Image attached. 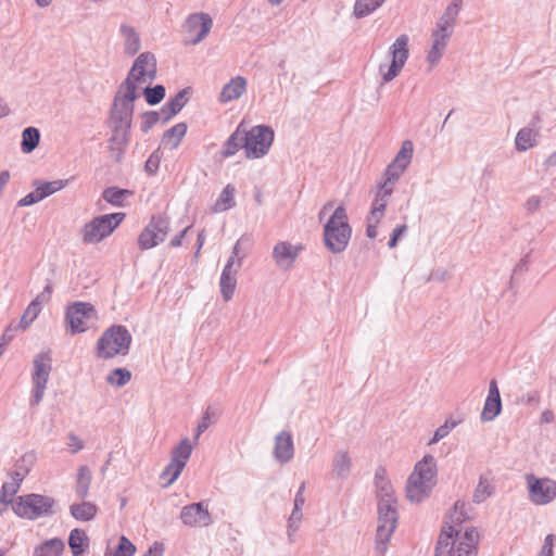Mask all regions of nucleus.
Listing matches in <instances>:
<instances>
[{
  "label": "nucleus",
  "mask_w": 556,
  "mask_h": 556,
  "mask_svg": "<svg viewBox=\"0 0 556 556\" xmlns=\"http://www.w3.org/2000/svg\"><path fill=\"white\" fill-rule=\"evenodd\" d=\"M50 352H40L34 357V371L31 375L33 391L30 405L37 406L43 399L51 371Z\"/></svg>",
  "instance_id": "9d476101"
},
{
  "label": "nucleus",
  "mask_w": 556,
  "mask_h": 556,
  "mask_svg": "<svg viewBox=\"0 0 556 556\" xmlns=\"http://www.w3.org/2000/svg\"><path fill=\"white\" fill-rule=\"evenodd\" d=\"M493 488L489 483L488 479L481 476L472 495L473 503L480 504L484 502L489 496H491Z\"/></svg>",
  "instance_id": "de8ad7c7"
},
{
  "label": "nucleus",
  "mask_w": 556,
  "mask_h": 556,
  "mask_svg": "<svg viewBox=\"0 0 556 556\" xmlns=\"http://www.w3.org/2000/svg\"><path fill=\"white\" fill-rule=\"evenodd\" d=\"M169 231V219L163 215H153L138 237L140 250H149L163 242Z\"/></svg>",
  "instance_id": "ddd939ff"
},
{
  "label": "nucleus",
  "mask_w": 556,
  "mask_h": 556,
  "mask_svg": "<svg viewBox=\"0 0 556 556\" xmlns=\"http://www.w3.org/2000/svg\"><path fill=\"white\" fill-rule=\"evenodd\" d=\"M553 541L554 535L548 534L545 536L544 544L540 556H553Z\"/></svg>",
  "instance_id": "69168bd1"
},
{
  "label": "nucleus",
  "mask_w": 556,
  "mask_h": 556,
  "mask_svg": "<svg viewBox=\"0 0 556 556\" xmlns=\"http://www.w3.org/2000/svg\"><path fill=\"white\" fill-rule=\"evenodd\" d=\"M502 412V400L497 382L495 379L490 381L489 393L481 413L482 421H491Z\"/></svg>",
  "instance_id": "5701e85b"
},
{
  "label": "nucleus",
  "mask_w": 556,
  "mask_h": 556,
  "mask_svg": "<svg viewBox=\"0 0 556 556\" xmlns=\"http://www.w3.org/2000/svg\"><path fill=\"white\" fill-rule=\"evenodd\" d=\"M247 90V79L242 76L231 78L222 89L219 101L227 103L239 99Z\"/></svg>",
  "instance_id": "393cba45"
},
{
  "label": "nucleus",
  "mask_w": 556,
  "mask_h": 556,
  "mask_svg": "<svg viewBox=\"0 0 556 556\" xmlns=\"http://www.w3.org/2000/svg\"><path fill=\"white\" fill-rule=\"evenodd\" d=\"M18 328L17 326L16 327H13L12 325H10L3 332V334L1 336V341H0V345H2L4 349L5 346L13 340V331Z\"/></svg>",
  "instance_id": "338daca9"
},
{
  "label": "nucleus",
  "mask_w": 556,
  "mask_h": 556,
  "mask_svg": "<svg viewBox=\"0 0 556 556\" xmlns=\"http://www.w3.org/2000/svg\"><path fill=\"white\" fill-rule=\"evenodd\" d=\"M96 318V309L92 304L87 302H74L65 311V323L71 334L85 332L89 326L88 323Z\"/></svg>",
  "instance_id": "2eb2a0df"
},
{
  "label": "nucleus",
  "mask_w": 556,
  "mask_h": 556,
  "mask_svg": "<svg viewBox=\"0 0 556 556\" xmlns=\"http://www.w3.org/2000/svg\"><path fill=\"white\" fill-rule=\"evenodd\" d=\"M131 379V372L126 368H115L106 377V382L118 388L124 387Z\"/></svg>",
  "instance_id": "49530a36"
},
{
  "label": "nucleus",
  "mask_w": 556,
  "mask_h": 556,
  "mask_svg": "<svg viewBox=\"0 0 556 556\" xmlns=\"http://www.w3.org/2000/svg\"><path fill=\"white\" fill-rule=\"evenodd\" d=\"M466 504L457 501L454 504V513L450 516L451 523L445 522L440 533L434 556H450L454 536H458L460 529L458 527L468 519L465 511Z\"/></svg>",
  "instance_id": "1a4fd4ad"
},
{
  "label": "nucleus",
  "mask_w": 556,
  "mask_h": 556,
  "mask_svg": "<svg viewBox=\"0 0 556 556\" xmlns=\"http://www.w3.org/2000/svg\"><path fill=\"white\" fill-rule=\"evenodd\" d=\"M119 33L124 38V52L128 55L138 53L141 47L139 34L132 26L122 24Z\"/></svg>",
  "instance_id": "cd10ccee"
},
{
  "label": "nucleus",
  "mask_w": 556,
  "mask_h": 556,
  "mask_svg": "<svg viewBox=\"0 0 556 556\" xmlns=\"http://www.w3.org/2000/svg\"><path fill=\"white\" fill-rule=\"evenodd\" d=\"M462 5L463 0H452V2L446 7L445 11L435 23V25L446 27L447 29L454 31L456 18L459 14Z\"/></svg>",
  "instance_id": "7c9ffc66"
},
{
  "label": "nucleus",
  "mask_w": 556,
  "mask_h": 556,
  "mask_svg": "<svg viewBox=\"0 0 556 556\" xmlns=\"http://www.w3.org/2000/svg\"><path fill=\"white\" fill-rule=\"evenodd\" d=\"M211 407H207L197 427L195 440L211 426Z\"/></svg>",
  "instance_id": "4d7b16f0"
},
{
  "label": "nucleus",
  "mask_w": 556,
  "mask_h": 556,
  "mask_svg": "<svg viewBox=\"0 0 556 556\" xmlns=\"http://www.w3.org/2000/svg\"><path fill=\"white\" fill-rule=\"evenodd\" d=\"M97 506L90 502H81L79 504H73L70 507L71 515L79 521H90L97 515Z\"/></svg>",
  "instance_id": "f704fd0d"
},
{
  "label": "nucleus",
  "mask_w": 556,
  "mask_h": 556,
  "mask_svg": "<svg viewBox=\"0 0 556 556\" xmlns=\"http://www.w3.org/2000/svg\"><path fill=\"white\" fill-rule=\"evenodd\" d=\"M540 207H541V198L538 195L530 197L525 203V208L527 210V212L529 214H533V213L538 212L540 210Z\"/></svg>",
  "instance_id": "680f3d73"
},
{
  "label": "nucleus",
  "mask_w": 556,
  "mask_h": 556,
  "mask_svg": "<svg viewBox=\"0 0 556 556\" xmlns=\"http://www.w3.org/2000/svg\"><path fill=\"white\" fill-rule=\"evenodd\" d=\"M243 125L240 124L224 143V148L222 151L223 157L228 159L235 155L241 148H243Z\"/></svg>",
  "instance_id": "c756f323"
},
{
  "label": "nucleus",
  "mask_w": 556,
  "mask_h": 556,
  "mask_svg": "<svg viewBox=\"0 0 556 556\" xmlns=\"http://www.w3.org/2000/svg\"><path fill=\"white\" fill-rule=\"evenodd\" d=\"M164 545L163 543L154 542L152 546L142 556H163Z\"/></svg>",
  "instance_id": "774afa93"
},
{
  "label": "nucleus",
  "mask_w": 556,
  "mask_h": 556,
  "mask_svg": "<svg viewBox=\"0 0 556 556\" xmlns=\"http://www.w3.org/2000/svg\"><path fill=\"white\" fill-rule=\"evenodd\" d=\"M237 269L235 271L223 270L219 280L220 293L224 301L228 302L232 299L237 286Z\"/></svg>",
  "instance_id": "c9c22d12"
},
{
  "label": "nucleus",
  "mask_w": 556,
  "mask_h": 556,
  "mask_svg": "<svg viewBox=\"0 0 556 556\" xmlns=\"http://www.w3.org/2000/svg\"><path fill=\"white\" fill-rule=\"evenodd\" d=\"M191 452L192 445L188 438L182 439L179 444L173 448L172 459L161 475L162 478L168 477V484L178 479L190 458Z\"/></svg>",
  "instance_id": "f3484780"
},
{
  "label": "nucleus",
  "mask_w": 556,
  "mask_h": 556,
  "mask_svg": "<svg viewBox=\"0 0 556 556\" xmlns=\"http://www.w3.org/2000/svg\"><path fill=\"white\" fill-rule=\"evenodd\" d=\"M437 484V462L432 455H425L410 473L406 483V497L420 503L429 497Z\"/></svg>",
  "instance_id": "f03ea898"
},
{
  "label": "nucleus",
  "mask_w": 556,
  "mask_h": 556,
  "mask_svg": "<svg viewBox=\"0 0 556 556\" xmlns=\"http://www.w3.org/2000/svg\"><path fill=\"white\" fill-rule=\"evenodd\" d=\"M40 131L38 128L29 126L22 132L21 150L23 153H31L39 144Z\"/></svg>",
  "instance_id": "e433bc0d"
},
{
  "label": "nucleus",
  "mask_w": 556,
  "mask_h": 556,
  "mask_svg": "<svg viewBox=\"0 0 556 556\" xmlns=\"http://www.w3.org/2000/svg\"><path fill=\"white\" fill-rule=\"evenodd\" d=\"M535 136L533 129L531 128H521L515 138L516 149L518 151H527L532 148L535 143Z\"/></svg>",
  "instance_id": "37998d69"
},
{
  "label": "nucleus",
  "mask_w": 556,
  "mask_h": 556,
  "mask_svg": "<svg viewBox=\"0 0 556 556\" xmlns=\"http://www.w3.org/2000/svg\"><path fill=\"white\" fill-rule=\"evenodd\" d=\"M64 548V542L59 538H53L35 547L33 556H61Z\"/></svg>",
  "instance_id": "473e14b6"
},
{
  "label": "nucleus",
  "mask_w": 556,
  "mask_h": 556,
  "mask_svg": "<svg viewBox=\"0 0 556 556\" xmlns=\"http://www.w3.org/2000/svg\"><path fill=\"white\" fill-rule=\"evenodd\" d=\"M55 500L53 497L30 493L17 497L12 504L13 511L21 518L36 520L41 517L53 515Z\"/></svg>",
  "instance_id": "39448f33"
},
{
  "label": "nucleus",
  "mask_w": 556,
  "mask_h": 556,
  "mask_svg": "<svg viewBox=\"0 0 556 556\" xmlns=\"http://www.w3.org/2000/svg\"><path fill=\"white\" fill-rule=\"evenodd\" d=\"M125 213H111L99 215L85 224L81 229V239L84 243L96 244L110 236L115 228L124 220Z\"/></svg>",
  "instance_id": "0eeeda50"
},
{
  "label": "nucleus",
  "mask_w": 556,
  "mask_h": 556,
  "mask_svg": "<svg viewBox=\"0 0 556 556\" xmlns=\"http://www.w3.org/2000/svg\"><path fill=\"white\" fill-rule=\"evenodd\" d=\"M301 520H302L301 508L293 507V510L289 518V525H288L289 535H291L293 532H295L298 530V525H295V523H299Z\"/></svg>",
  "instance_id": "13d9d810"
},
{
  "label": "nucleus",
  "mask_w": 556,
  "mask_h": 556,
  "mask_svg": "<svg viewBox=\"0 0 556 556\" xmlns=\"http://www.w3.org/2000/svg\"><path fill=\"white\" fill-rule=\"evenodd\" d=\"M213 26V20L207 13L199 12L190 14L185 24L187 45L200 43L210 33Z\"/></svg>",
  "instance_id": "dca6fc26"
},
{
  "label": "nucleus",
  "mask_w": 556,
  "mask_h": 556,
  "mask_svg": "<svg viewBox=\"0 0 556 556\" xmlns=\"http://www.w3.org/2000/svg\"><path fill=\"white\" fill-rule=\"evenodd\" d=\"M352 228L345 208L338 206L324 227V242L332 253L343 252L351 239Z\"/></svg>",
  "instance_id": "7ed1b4c3"
},
{
  "label": "nucleus",
  "mask_w": 556,
  "mask_h": 556,
  "mask_svg": "<svg viewBox=\"0 0 556 556\" xmlns=\"http://www.w3.org/2000/svg\"><path fill=\"white\" fill-rule=\"evenodd\" d=\"M132 192L128 189L118 187H108L102 192V198L110 204L121 207L124 206L126 198L130 197Z\"/></svg>",
  "instance_id": "4c0bfd02"
},
{
  "label": "nucleus",
  "mask_w": 556,
  "mask_h": 556,
  "mask_svg": "<svg viewBox=\"0 0 556 556\" xmlns=\"http://www.w3.org/2000/svg\"><path fill=\"white\" fill-rule=\"evenodd\" d=\"M68 545L73 556H81L89 546V538L80 529H73L70 532Z\"/></svg>",
  "instance_id": "2f4dec72"
},
{
  "label": "nucleus",
  "mask_w": 556,
  "mask_h": 556,
  "mask_svg": "<svg viewBox=\"0 0 556 556\" xmlns=\"http://www.w3.org/2000/svg\"><path fill=\"white\" fill-rule=\"evenodd\" d=\"M132 338L125 326L114 325L106 329L97 342V356L109 359L116 355H127Z\"/></svg>",
  "instance_id": "20e7f679"
},
{
  "label": "nucleus",
  "mask_w": 556,
  "mask_h": 556,
  "mask_svg": "<svg viewBox=\"0 0 556 556\" xmlns=\"http://www.w3.org/2000/svg\"><path fill=\"white\" fill-rule=\"evenodd\" d=\"M135 552L136 546L126 536L122 535L113 556H134Z\"/></svg>",
  "instance_id": "3c124183"
},
{
  "label": "nucleus",
  "mask_w": 556,
  "mask_h": 556,
  "mask_svg": "<svg viewBox=\"0 0 556 556\" xmlns=\"http://www.w3.org/2000/svg\"><path fill=\"white\" fill-rule=\"evenodd\" d=\"M68 180L58 179L53 181H43V180H35L33 186L38 188L42 199L55 193L59 190H62Z\"/></svg>",
  "instance_id": "ea45409f"
},
{
  "label": "nucleus",
  "mask_w": 556,
  "mask_h": 556,
  "mask_svg": "<svg viewBox=\"0 0 556 556\" xmlns=\"http://www.w3.org/2000/svg\"><path fill=\"white\" fill-rule=\"evenodd\" d=\"M186 132L187 125L185 123H178L163 134L161 143L164 147H168L170 150H175L178 148Z\"/></svg>",
  "instance_id": "c85d7f7f"
},
{
  "label": "nucleus",
  "mask_w": 556,
  "mask_h": 556,
  "mask_svg": "<svg viewBox=\"0 0 556 556\" xmlns=\"http://www.w3.org/2000/svg\"><path fill=\"white\" fill-rule=\"evenodd\" d=\"M386 0H356L354 4V15L357 18L368 16L378 8H380Z\"/></svg>",
  "instance_id": "a19ab883"
},
{
  "label": "nucleus",
  "mask_w": 556,
  "mask_h": 556,
  "mask_svg": "<svg viewBox=\"0 0 556 556\" xmlns=\"http://www.w3.org/2000/svg\"><path fill=\"white\" fill-rule=\"evenodd\" d=\"M91 478V471L87 466L84 465L78 468L75 485V493L78 498L85 500L88 496Z\"/></svg>",
  "instance_id": "72a5a7b5"
},
{
  "label": "nucleus",
  "mask_w": 556,
  "mask_h": 556,
  "mask_svg": "<svg viewBox=\"0 0 556 556\" xmlns=\"http://www.w3.org/2000/svg\"><path fill=\"white\" fill-rule=\"evenodd\" d=\"M293 456L294 445L292 435L288 431H281L275 438L274 457L280 464H287Z\"/></svg>",
  "instance_id": "b1692460"
},
{
  "label": "nucleus",
  "mask_w": 556,
  "mask_h": 556,
  "mask_svg": "<svg viewBox=\"0 0 556 556\" xmlns=\"http://www.w3.org/2000/svg\"><path fill=\"white\" fill-rule=\"evenodd\" d=\"M352 466L349 454L344 451H339L333 457V472L339 478H346L350 473Z\"/></svg>",
  "instance_id": "58836bf2"
},
{
  "label": "nucleus",
  "mask_w": 556,
  "mask_h": 556,
  "mask_svg": "<svg viewBox=\"0 0 556 556\" xmlns=\"http://www.w3.org/2000/svg\"><path fill=\"white\" fill-rule=\"evenodd\" d=\"M20 484L14 483H4L1 488L0 496H3V500H9L8 496H13L17 490Z\"/></svg>",
  "instance_id": "0e129e2a"
},
{
  "label": "nucleus",
  "mask_w": 556,
  "mask_h": 556,
  "mask_svg": "<svg viewBox=\"0 0 556 556\" xmlns=\"http://www.w3.org/2000/svg\"><path fill=\"white\" fill-rule=\"evenodd\" d=\"M452 35L453 31L446 27L435 25L433 28L431 33L432 46L427 55V61L431 66H435L440 62Z\"/></svg>",
  "instance_id": "412c9836"
},
{
  "label": "nucleus",
  "mask_w": 556,
  "mask_h": 556,
  "mask_svg": "<svg viewBox=\"0 0 556 556\" xmlns=\"http://www.w3.org/2000/svg\"><path fill=\"white\" fill-rule=\"evenodd\" d=\"M378 187L379 190L376 193V197L371 203V210L368 214L370 215V219L375 222H380L383 217L389 199L393 192L392 188H388L382 185H378Z\"/></svg>",
  "instance_id": "a878e982"
},
{
  "label": "nucleus",
  "mask_w": 556,
  "mask_h": 556,
  "mask_svg": "<svg viewBox=\"0 0 556 556\" xmlns=\"http://www.w3.org/2000/svg\"><path fill=\"white\" fill-rule=\"evenodd\" d=\"M235 188L230 185H227L223 191L219 194V198L217 199L214 210L215 212H223L235 206Z\"/></svg>",
  "instance_id": "c03bdc74"
},
{
  "label": "nucleus",
  "mask_w": 556,
  "mask_h": 556,
  "mask_svg": "<svg viewBox=\"0 0 556 556\" xmlns=\"http://www.w3.org/2000/svg\"><path fill=\"white\" fill-rule=\"evenodd\" d=\"M274 130L266 125H256L250 130L243 128V149L248 159H260L266 155L274 141Z\"/></svg>",
  "instance_id": "6e6552de"
},
{
  "label": "nucleus",
  "mask_w": 556,
  "mask_h": 556,
  "mask_svg": "<svg viewBox=\"0 0 556 556\" xmlns=\"http://www.w3.org/2000/svg\"><path fill=\"white\" fill-rule=\"evenodd\" d=\"M302 249V245H293L288 241H280L273 249V260L280 269L288 270L295 263Z\"/></svg>",
  "instance_id": "4be33fe9"
},
{
  "label": "nucleus",
  "mask_w": 556,
  "mask_h": 556,
  "mask_svg": "<svg viewBox=\"0 0 556 556\" xmlns=\"http://www.w3.org/2000/svg\"><path fill=\"white\" fill-rule=\"evenodd\" d=\"M478 532L475 528H468L458 536H454L450 556H476L478 544Z\"/></svg>",
  "instance_id": "aec40b11"
},
{
  "label": "nucleus",
  "mask_w": 556,
  "mask_h": 556,
  "mask_svg": "<svg viewBox=\"0 0 556 556\" xmlns=\"http://www.w3.org/2000/svg\"><path fill=\"white\" fill-rule=\"evenodd\" d=\"M180 519L184 525L190 527H206L212 522L207 505H204L203 502L192 503L182 507Z\"/></svg>",
  "instance_id": "6ab92c4d"
},
{
  "label": "nucleus",
  "mask_w": 556,
  "mask_h": 556,
  "mask_svg": "<svg viewBox=\"0 0 556 556\" xmlns=\"http://www.w3.org/2000/svg\"><path fill=\"white\" fill-rule=\"evenodd\" d=\"M406 229H407L406 225H400V226H397L396 228L393 229V231L391 233V237H390V240L388 242V247L390 249H393V248L396 247V244L399 242V239L401 238L403 232L406 231Z\"/></svg>",
  "instance_id": "052dcab7"
},
{
  "label": "nucleus",
  "mask_w": 556,
  "mask_h": 556,
  "mask_svg": "<svg viewBox=\"0 0 556 556\" xmlns=\"http://www.w3.org/2000/svg\"><path fill=\"white\" fill-rule=\"evenodd\" d=\"M166 94V89L163 85H155L153 87H146L143 89V97L149 105H156L163 101Z\"/></svg>",
  "instance_id": "a18cd8bd"
},
{
  "label": "nucleus",
  "mask_w": 556,
  "mask_h": 556,
  "mask_svg": "<svg viewBox=\"0 0 556 556\" xmlns=\"http://www.w3.org/2000/svg\"><path fill=\"white\" fill-rule=\"evenodd\" d=\"M529 498L536 505H546L556 497V482L548 478H535L529 476Z\"/></svg>",
  "instance_id": "a211bd4d"
},
{
  "label": "nucleus",
  "mask_w": 556,
  "mask_h": 556,
  "mask_svg": "<svg viewBox=\"0 0 556 556\" xmlns=\"http://www.w3.org/2000/svg\"><path fill=\"white\" fill-rule=\"evenodd\" d=\"M53 292L52 283L49 281L43 290L31 301V303H37L38 307L42 308V304L48 303L51 300V295Z\"/></svg>",
  "instance_id": "6e6d98bb"
},
{
  "label": "nucleus",
  "mask_w": 556,
  "mask_h": 556,
  "mask_svg": "<svg viewBox=\"0 0 556 556\" xmlns=\"http://www.w3.org/2000/svg\"><path fill=\"white\" fill-rule=\"evenodd\" d=\"M156 58L152 52L140 53L132 63L125 80L121 84L122 89H132L142 84H151L156 79Z\"/></svg>",
  "instance_id": "423d86ee"
},
{
  "label": "nucleus",
  "mask_w": 556,
  "mask_h": 556,
  "mask_svg": "<svg viewBox=\"0 0 556 556\" xmlns=\"http://www.w3.org/2000/svg\"><path fill=\"white\" fill-rule=\"evenodd\" d=\"M161 112L147 111L142 114L140 128L143 132H148L161 118Z\"/></svg>",
  "instance_id": "603ef678"
},
{
  "label": "nucleus",
  "mask_w": 556,
  "mask_h": 556,
  "mask_svg": "<svg viewBox=\"0 0 556 556\" xmlns=\"http://www.w3.org/2000/svg\"><path fill=\"white\" fill-rule=\"evenodd\" d=\"M42 199L40 192L38 191V188L35 187V190L29 192L28 194H26L24 198H22L18 202H17V206H30L33 204H36L38 202H40Z\"/></svg>",
  "instance_id": "5fc2aeb1"
},
{
  "label": "nucleus",
  "mask_w": 556,
  "mask_h": 556,
  "mask_svg": "<svg viewBox=\"0 0 556 556\" xmlns=\"http://www.w3.org/2000/svg\"><path fill=\"white\" fill-rule=\"evenodd\" d=\"M241 266H242V258L230 255V257L228 258L223 270H226L227 273L235 271V269L238 270Z\"/></svg>",
  "instance_id": "e2e57ef3"
},
{
  "label": "nucleus",
  "mask_w": 556,
  "mask_h": 556,
  "mask_svg": "<svg viewBox=\"0 0 556 556\" xmlns=\"http://www.w3.org/2000/svg\"><path fill=\"white\" fill-rule=\"evenodd\" d=\"M188 89H182L161 108L163 123L169 122L186 105Z\"/></svg>",
  "instance_id": "bb28decb"
},
{
  "label": "nucleus",
  "mask_w": 556,
  "mask_h": 556,
  "mask_svg": "<svg viewBox=\"0 0 556 556\" xmlns=\"http://www.w3.org/2000/svg\"><path fill=\"white\" fill-rule=\"evenodd\" d=\"M138 98L139 94L137 91H132V89H122V86H119L110 111L111 124L131 125L135 109L134 103Z\"/></svg>",
  "instance_id": "9b49d317"
},
{
  "label": "nucleus",
  "mask_w": 556,
  "mask_h": 556,
  "mask_svg": "<svg viewBox=\"0 0 556 556\" xmlns=\"http://www.w3.org/2000/svg\"><path fill=\"white\" fill-rule=\"evenodd\" d=\"M67 445L72 448V454H76L85 447L84 441L80 440L74 432H70L67 434Z\"/></svg>",
  "instance_id": "bf43d9fd"
},
{
  "label": "nucleus",
  "mask_w": 556,
  "mask_h": 556,
  "mask_svg": "<svg viewBox=\"0 0 556 556\" xmlns=\"http://www.w3.org/2000/svg\"><path fill=\"white\" fill-rule=\"evenodd\" d=\"M408 42L409 38L404 34L399 36L389 48V55L392 59L391 64H380L379 66L384 83L393 80L405 65L409 55Z\"/></svg>",
  "instance_id": "f8f14e48"
},
{
  "label": "nucleus",
  "mask_w": 556,
  "mask_h": 556,
  "mask_svg": "<svg viewBox=\"0 0 556 556\" xmlns=\"http://www.w3.org/2000/svg\"><path fill=\"white\" fill-rule=\"evenodd\" d=\"M40 312L41 307H38L37 303L30 302L26 309L24 311L17 327L21 328L22 330H25L37 318Z\"/></svg>",
  "instance_id": "09e8293b"
},
{
  "label": "nucleus",
  "mask_w": 556,
  "mask_h": 556,
  "mask_svg": "<svg viewBox=\"0 0 556 556\" xmlns=\"http://www.w3.org/2000/svg\"><path fill=\"white\" fill-rule=\"evenodd\" d=\"M131 125H112L111 146L127 147L130 137Z\"/></svg>",
  "instance_id": "79ce46f5"
},
{
  "label": "nucleus",
  "mask_w": 556,
  "mask_h": 556,
  "mask_svg": "<svg viewBox=\"0 0 556 556\" xmlns=\"http://www.w3.org/2000/svg\"><path fill=\"white\" fill-rule=\"evenodd\" d=\"M161 160H162V152L159 148V149L154 150L148 157V160L144 164V170L150 176H154L159 170Z\"/></svg>",
  "instance_id": "8fccbe9b"
},
{
  "label": "nucleus",
  "mask_w": 556,
  "mask_h": 556,
  "mask_svg": "<svg viewBox=\"0 0 556 556\" xmlns=\"http://www.w3.org/2000/svg\"><path fill=\"white\" fill-rule=\"evenodd\" d=\"M457 426V422H452V426H448V420L444 422V425L440 426L432 437V439L429 441V444H435L440 440L444 439L450 431Z\"/></svg>",
  "instance_id": "864d4df0"
},
{
  "label": "nucleus",
  "mask_w": 556,
  "mask_h": 556,
  "mask_svg": "<svg viewBox=\"0 0 556 556\" xmlns=\"http://www.w3.org/2000/svg\"><path fill=\"white\" fill-rule=\"evenodd\" d=\"M375 486L378 497V527L376 531V552L384 556L388 543L397 526V501L394 490L387 478V470L378 467L375 472Z\"/></svg>",
  "instance_id": "f257e3e1"
},
{
  "label": "nucleus",
  "mask_w": 556,
  "mask_h": 556,
  "mask_svg": "<svg viewBox=\"0 0 556 556\" xmlns=\"http://www.w3.org/2000/svg\"><path fill=\"white\" fill-rule=\"evenodd\" d=\"M413 153V142L410 140H405L394 160L387 166L382 177L383 180L379 182V185L393 189L395 182L410 164Z\"/></svg>",
  "instance_id": "4468645a"
}]
</instances>
